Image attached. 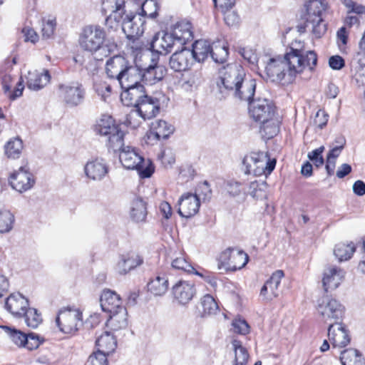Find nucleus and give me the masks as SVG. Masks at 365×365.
I'll return each instance as SVG.
<instances>
[{
    "label": "nucleus",
    "instance_id": "obj_1",
    "mask_svg": "<svg viewBox=\"0 0 365 365\" xmlns=\"http://www.w3.org/2000/svg\"><path fill=\"white\" fill-rule=\"evenodd\" d=\"M299 41L293 42L283 58H272L265 66L267 78L282 86L292 83L297 74L307 67L312 71L317 63V55L314 51H304Z\"/></svg>",
    "mask_w": 365,
    "mask_h": 365
},
{
    "label": "nucleus",
    "instance_id": "obj_2",
    "mask_svg": "<svg viewBox=\"0 0 365 365\" xmlns=\"http://www.w3.org/2000/svg\"><path fill=\"white\" fill-rule=\"evenodd\" d=\"M107 2L113 4L112 14L106 19V25L116 29L121 21L122 30L126 38L133 42L137 40L144 32L145 19L140 14H134L125 9L124 0H106Z\"/></svg>",
    "mask_w": 365,
    "mask_h": 365
},
{
    "label": "nucleus",
    "instance_id": "obj_3",
    "mask_svg": "<svg viewBox=\"0 0 365 365\" xmlns=\"http://www.w3.org/2000/svg\"><path fill=\"white\" fill-rule=\"evenodd\" d=\"M250 116L261 124L260 132L267 138L276 135L279 130V120L274 118L276 108L272 102L265 98L252 100L249 103Z\"/></svg>",
    "mask_w": 365,
    "mask_h": 365
},
{
    "label": "nucleus",
    "instance_id": "obj_4",
    "mask_svg": "<svg viewBox=\"0 0 365 365\" xmlns=\"http://www.w3.org/2000/svg\"><path fill=\"white\" fill-rule=\"evenodd\" d=\"M106 72L109 78L117 80L119 84L136 82L139 78L138 66L120 55L114 56L107 61Z\"/></svg>",
    "mask_w": 365,
    "mask_h": 365
},
{
    "label": "nucleus",
    "instance_id": "obj_5",
    "mask_svg": "<svg viewBox=\"0 0 365 365\" xmlns=\"http://www.w3.org/2000/svg\"><path fill=\"white\" fill-rule=\"evenodd\" d=\"M106 32L100 26H87L80 35L81 47L92 54L100 52L102 56H107L110 53L105 43Z\"/></svg>",
    "mask_w": 365,
    "mask_h": 365
},
{
    "label": "nucleus",
    "instance_id": "obj_6",
    "mask_svg": "<svg viewBox=\"0 0 365 365\" xmlns=\"http://www.w3.org/2000/svg\"><path fill=\"white\" fill-rule=\"evenodd\" d=\"M96 133L106 137L108 149L114 152L121 151L124 147V132L120 126L115 123L114 120L109 115H103L95 125Z\"/></svg>",
    "mask_w": 365,
    "mask_h": 365
},
{
    "label": "nucleus",
    "instance_id": "obj_7",
    "mask_svg": "<svg viewBox=\"0 0 365 365\" xmlns=\"http://www.w3.org/2000/svg\"><path fill=\"white\" fill-rule=\"evenodd\" d=\"M245 77L243 67L238 63H230L219 71L217 86L222 97L232 93Z\"/></svg>",
    "mask_w": 365,
    "mask_h": 365
},
{
    "label": "nucleus",
    "instance_id": "obj_8",
    "mask_svg": "<svg viewBox=\"0 0 365 365\" xmlns=\"http://www.w3.org/2000/svg\"><path fill=\"white\" fill-rule=\"evenodd\" d=\"M119 159L122 165L128 170H137L143 178H150L154 172L153 163L148 160L145 163L144 158L130 146L123 148L120 152Z\"/></svg>",
    "mask_w": 365,
    "mask_h": 365
},
{
    "label": "nucleus",
    "instance_id": "obj_9",
    "mask_svg": "<svg viewBox=\"0 0 365 365\" xmlns=\"http://www.w3.org/2000/svg\"><path fill=\"white\" fill-rule=\"evenodd\" d=\"M276 160L270 159L267 153L257 152L246 155L242 161L246 174L255 176L270 174L275 168Z\"/></svg>",
    "mask_w": 365,
    "mask_h": 365
},
{
    "label": "nucleus",
    "instance_id": "obj_10",
    "mask_svg": "<svg viewBox=\"0 0 365 365\" xmlns=\"http://www.w3.org/2000/svg\"><path fill=\"white\" fill-rule=\"evenodd\" d=\"M160 102L155 97L145 95L144 98L138 103L135 110H133L127 115L126 123L132 128L139 127L140 123L133 121L135 117L140 116L144 120L155 118L160 112Z\"/></svg>",
    "mask_w": 365,
    "mask_h": 365
},
{
    "label": "nucleus",
    "instance_id": "obj_11",
    "mask_svg": "<svg viewBox=\"0 0 365 365\" xmlns=\"http://www.w3.org/2000/svg\"><path fill=\"white\" fill-rule=\"evenodd\" d=\"M248 260L249 257L244 251L228 247L220 254L217 267L226 272H235L243 268Z\"/></svg>",
    "mask_w": 365,
    "mask_h": 365
},
{
    "label": "nucleus",
    "instance_id": "obj_12",
    "mask_svg": "<svg viewBox=\"0 0 365 365\" xmlns=\"http://www.w3.org/2000/svg\"><path fill=\"white\" fill-rule=\"evenodd\" d=\"M307 26H310L315 38H321L327 31V24L322 18V12L326 9L319 1L307 4Z\"/></svg>",
    "mask_w": 365,
    "mask_h": 365
},
{
    "label": "nucleus",
    "instance_id": "obj_13",
    "mask_svg": "<svg viewBox=\"0 0 365 365\" xmlns=\"http://www.w3.org/2000/svg\"><path fill=\"white\" fill-rule=\"evenodd\" d=\"M317 309L326 322L333 320L334 323H340L345 313L343 304L338 300L328 297H323L319 301Z\"/></svg>",
    "mask_w": 365,
    "mask_h": 365
},
{
    "label": "nucleus",
    "instance_id": "obj_14",
    "mask_svg": "<svg viewBox=\"0 0 365 365\" xmlns=\"http://www.w3.org/2000/svg\"><path fill=\"white\" fill-rule=\"evenodd\" d=\"M57 95L66 105L77 106L84 99L85 89L79 82L60 83L58 85Z\"/></svg>",
    "mask_w": 365,
    "mask_h": 365
},
{
    "label": "nucleus",
    "instance_id": "obj_15",
    "mask_svg": "<svg viewBox=\"0 0 365 365\" xmlns=\"http://www.w3.org/2000/svg\"><path fill=\"white\" fill-rule=\"evenodd\" d=\"M56 323L62 332L71 334L82 324V313L77 309H63L58 312Z\"/></svg>",
    "mask_w": 365,
    "mask_h": 365
},
{
    "label": "nucleus",
    "instance_id": "obj_16",
    "mask_svg": "<svg viewBox=\"0 0 365 365\" xmlns=\"http://www.w3.org/2000/svg\"><path fill=\"white\" fill-rule=\"evenodd\" d=\"M136 82L128 81L125 84H120L123 91L120 94V99L126 106H133L135 108L138 103L145 96L144 86L140 84V77Z\"/></svg>",
    "mask_w": 365,
    "mask_h": 365
},
{
    "label": "nucleus",
    "instance_id": "obj_17",
    "mask_svg": "<svg viewBox=\"0 0 365 365\" xmlns=\"http://www.w3.org/2000/svg\"><path fill=\"white\" fill-rule=\"evenodd\" d=\"M176 41L171 31L158 32L153 36L150 43V48L158 53L166 55L171 52L173 48L177 49L182 48Z\"/></svg>",
    "mask_w": 365,
    "mask_h": 365
},
{
    "label": "nucleus",
    "instance_id": "obj_18",
    "mask_svg": "<svg viewBox=\"0 0 365 365\" xmlns=\"http://www.w3.org/2000/svg\"><path fill=\"white\" fill-rule=\"evenodd\" d=\"M138 71L140 82L153 85L163 79L167 73V68L165 66L158 64L157 61L153 58L151 64L148 68L142 69L138 67Z\"/></svg>",
    "mask_w": 365,
    "mask_h": 365
},
{
    "label": "nucleus",
    "instance_id": "obj_19",
    "mask_svg": "<svg viewBox=\"0 0 365 365\" xmlns=\"http://www.w3.org/2000/svg\"><path fill=\"white\" fill-rule=\"evenodd\" d=\"M35 180L33 175L25 167H21L17 171L13 173L9 179L11 186L19 192L31 189Z\"/></svg>",
    "mask_w": 365,
    "mask_h": 365
},
{
    "label": "nucleus",
    "instance_id": "obj_20",
    "mask_svg": "<svg viewBox=\"0 0 365 365\" xmlns=\"http://www.w3.org/2000/svg\"><path fill=\"white\" fill-rule=\"evenodd\" d=\"M172 293L178 304L185 305L195 295V285L189 281L180 280L172 287Z\"/></svg>",
    "mask_w": 365,
    "mask_h": 365
},
{
    "label": "nucleus",
    "instance_id": "obj_21",
    "mask_svg": "<svg viewBox=\"0 0 365 365\" xmlns=\"http://www.w3.org/2000/svg\"><path fill=\"white\" fill-rule=\"evenodd\" d=\"M328 337L333 348L345 347L351 341L348 330L341 322L329 324Z\"/></svg>",
    "mask_w": 365,
    "mask_h": 365
},
{
    "label": "nucleus",
    "instance_id": "obj_22",
    "mask_svg": "<svg viewBox=\"0 0 365 365\" xmlns=\"http://www.w3.org/2000/svg\"><path fill=\"white\" fill-rule=\"evenodd\" d=\"M200 201L197 195L186 193L181 196L178 200L179 215L185 218L194 216L199 211Z\"/></svg>",
    "mask_w": 365,
    "mask_h": 365
},
{
    "label": "nucleus",
    "instance_id": "obj_23",
    "mask_svg": "<svg viewBox=\"0 0 365 365\" xmlns=\"http://www.w3.org/2000/svg\"><path fill=\"white\" fill-rule=\"evenodd\" d=\"M29 300L20 293L10 294L5 301L4 307L15 317H22L29 309Z\"/></svg>",
    "mask_w": 365,
    "mask_h": 365
},
{
    "label": "nucleus",
    "instance_id": "obj_24",
    "mask_svg": "<svg viewBox=\"0 0 365 365\" xmlns=\"http://www.w3.org/2000/svg\"><path fill=\"white\" fill-rule=\"evenodd\" d=\"M180 48L170 56L169 61L170 68L176 72L189 69L194 61L190 49L183 48V46Z\"/></svg>",
    "mask_w": 365,
    "mask_h": 365
},
{
    "label": "nucleus",
    "instance_id": "obj_25",
    "mask_svg": "<svg viewBox=\"0 0 365 365\" xmlns=\"http://www.w3.org/2000/svg\"><path fill=\"white\" fill-rule=\"evenodd\" d=\"M284 272L282 269L276 270L272 273L260 290V295L267 300H272L279 296V286Z\"/></svg>",
    "mask_w": 365,
    "mask_h": 365
},
{
    "label": "nucleus",
    "instance_id": "obj_26",
    "mask_svg": "<svg viewBox=\"0 0 365 365\" xmlns=\"http://www.w3.org/2000/svg\"><path fill=\"white\" fill-rule=\"evenodd\" d=\"M345 272L336 266L327 267L322 279V284L326 292L336 289L344 277Z\"/></svg>",
    "mask_w": 365,
    "mask_h": 365
},
{
    "label": "nucleus",
    "instance_id": "obj_27",
    "mask_svg": "<svg viewBox=\"0 0 365 365\" xmlns=\"http://www.w3.org/2000/svg\"><path fill=\"white\" fill-rule=\"evenodd\" d=\"M170 31L176 38L177 43L181 47L193 38L192 26L188 21L178 22Z\"/></svg>",
    "mask_w": 365,
    "mask_h": 365
},
{
    "label": "nucleus",
    "instance_id": "obj_28",
    "mask_svg": "<svg viewBox=\"0 0 365 365\" xmlns=\"http://www.w3.org/2000/svg\"><path fill=\"white\" fill-rule=\"evenodd\" d=\"M84 171L88 178L101 180L108 173V168L103 159H95L86 164Z\"/></svg>",
    "mask_w": 365,
    "mask_h": 365
},
{
    "label": "nucleus",
    "instance_id": "obj_29",
    "mask_svg": "<svg viewBox=\"0 0 365 365\" xmlns=\"http://www.w3.org/2000/svg\"><path fill=\"white\" fill-rule=\"evenodd\" d=\"M256 89V82L254 79H246L245 77L237 86L232 95L242 101H252Z\"/></svg>",
    "mask_w": 365,
    "mask_h": 365
},
{
    "label": "nucleus",
    "instance_id": "obj_30",
    "mask_svg": "<svg viewBox=\"0 0 365 365\" xmlns=\"http://www.w3.org/2000/svg\"><path fill=\"white\" fill-rule=\"evenodd\" d=\"M101 309L105 312H113L123 307L121 305L120 298L115 292L109 289L104 290L100 297Z\"/></svg>",
    "mask_w": 365,
    "mask_h": 365
},
{
    "label": "nucleus",
    "instance_id": "obj_31",
    "mask_svg": "<svg viewBox=\"0 0 365 365\" xmlns=\"http://www.w3.org/2000/svg\"><path fill=\"white\" fill-rule=\"evenodd\" d=\"M143 262V258L135 253H128L120 257L116 269L120 274H125L131 269L140 266Z\"/></svg>",
    "mask_w": 365,
    "mask_h": 365
},
{
    "label": "nucleus",
    "instance_id": "obj_32",
    "mask_svg": "<svg viewBox=\"0 0 365 365\" xmlns=\"http://www.w3.org/2000/svg\"><path fill=\"white\" fill-rule=\"evenodd\" d=\"M13 77L11 75L5 74L1 78V85L4 93L11 100L14 101L17 98L21 96L24 86L23 84L22 78L16 83V87L13 91H11L13 83Z\"/></svg>",
    "mask_w": 365,
    "mask_h": 365
},
{
    "label": "nucleus",
    "instance_id": "obj_33",
    "mask_svg": "<svg viewBox=\"0 0 365 365\" xmlns=\"http://www.w3.org/2000/svg\"><path fill=\"white\" fill-rule=\"evenodd\" d=\"M109 314L110 317L107 321V326L111 329L117 331L127 327V311L125 307H120V309Z\"/></svg>",
    "mask_w": 365,
    "mask_h": 365
},
{
    "label": "nucleus",
    "instance_id": "obj_34",
    "mask_svg": "<svg viewBox=\"0 0 365 365\" xmlns=\"http://www.w3.org/2000/svg\"><path fill=\"white\" fill-rule=\"evenodd\" d=\"M96 346L98 350L110 354L115 350L117 341L113 334L105 331L96 339Z\"/></svg>",
    "mask_w": 365,
    "mask_h": 365
},
{
    "label": "nucleus",
    "instance_id": "obj_35",
    "mask_svg": "<svg viewBox=\"0 0 365 365\" xmlns=\"http://www.w3.org/2000/svg\"><path fill=\"white\" fill-rule=\"evenodd\" d=\"M173 131L174 127L163 120L152 123L150 128V134L157 140L167 139Z\"/></svg>",
    "mask_w": 365,
    "mask_h": 365
},
{
    "label": "nucleus",
    "instance_id": "obj_36",
    "mask_svg": "<svg viewBox=\"0 0 365 365\" xmlns=\"http://www.w3.org/2000/svg\"><path fill=\"white\" fill-rule=\"evenodd\" d=\"M212 46L210 42L206 40L196 41L192 45V54L193 60L198 62L204 61L209 55H210Z\"/></svg>",
    "mask_w": 365,
    "mask_h": 365
},
{
    "label": "nucleus",
    "instance_id": "obj_37",
    "mask_svg": "<svg viewBox=\"0 0 365 365\" xmlns=\"http://www.w3.org/2000/svg\"><path fill=\"white\" fill-rule=\"evenodd\" d=\"M340 360L343 365H365V359L355 349H348L341 352Z\"/></svg>",
    "mask_w": 365,
    "mask_h": 365
},
{
    "label": "nucleus",
    "instance_id": "obj_38",
    "mask_svg": "<svg viewBox=\"0 0 365 365\" xmlns=\"http://www.w3.org/2000/svg\"><path fill=\"white\" fill-rule=\"evenodd\" d=\"M51 79V76L48 70L43 73H36L29 75L27 81V86L33 91H38L47 85Z\"/></svg>",
    "mask_w": 365,
    "mask_h": 365
},
{
    "label": "nucleus",
    "instance_id": "obj_39",
    "mask_svg": "<svg viewBox=\"0 0 365 365\" xmlns=\"http://www.w3.org/2000/svg\"><path fill=\"white\" fill-rule=\"evenodd\" d=\"M168 289V279L165 275L156 276L148 284V289L155 296L163 295Z\"/></svg>",
    "mask_w": 365,
    "mask_h": 365
},
{
    "label": "nucleus",
    "instance_id": "obj_40",
    "mask_svg": "<svg viewBox=\"0 0 365 365\" xmlns=\"http://www.w3.org/2000/svg\"><path fill=\"white\" fill-rule=\"evenodd\" d=\"M130 216L135 222H143L147 216L146 203L140 197L134 199L131 204Z\"/></svg>",
    "mask_w": 365,
    "mask_h": 365
},
{
    "label": "nucleus",
    "instance_id": "obj_41",
    "mask_svg": "<svg viewBox=\"0 0 365 365\" xmlns=\"http://www.w3.org/2000/svg\"><path fill=\"white\" fill-rule=\"evenodd\" d=\"M356 251V247L353 242L348 244L339 243L336 245L334 250V255L339 262L350 259Z\"/></svg>",
    "mask_w": 365,
    "mask_h": 365
},
{
    "label": "nucleus",
    "instance_id": "obj_42",
    "mask_svg": "<svg viewBox=\"0 0 365 365\" xmlns=\"http://www.w3.org/2000/svg\"><path fill=\"white\" fill-rule=\"evenodd\" d=\"M231 344L235 351L234 365H246L250 357L247 349L237 339H233Z\"/></svg>",
    "mask_w": 365,
    "mask_h": 365
},
{
    "label": "nucleus",
    "instance_id": "obj_43",
    "mask_svg": "<svg viewBox=\"0 0 365 365\" xmlns=\"http://www.w3.org/2000/svg\"><path fill=\"white\" fill-rule=\"evenodd\" d=\"M141 5V17L145 19L148 17L150 19H155L158 16L160 4L157 0H145Z\"/></svg>",
    "mask_w": 365,
    "mask_h": 365
},
{
    "label": "nucleus",
    "instance_id": "obj_44",
    "mask_svg": "<svg viewBox=\"0 0 365 365\" xmlns=\"http://www.w3.org/2000/svg\"><path fill=\"white\" fill-rule=\"evenodd\" d=\"M171 265L173 269L181 270L187 273H194L196 275L202 277V274L196 271L183 255L176 257L173 259Z\"/></svg>",
    "mask_w": 365,
    "mask_h": 365
},
{
    "label": "nucleus",
    "instance_id": "obj_45",
    "mask_svg": "<svg viewBox=\"0 0 365 365\" xmlns=\"http://www.w3.org/2000/svg\"><path fill=\"white\" fill-rule=\"evenodd\" d=\"M202 315H212L217 313L219 307L214 297L210 294L204 295L200 299Z\"/></svg>",
    "mask_w": 365,
    "mask_h": 365
},
{
    "label": "nucleus",
    "instance_id": "obj_46",
    "mask_svg": "<svg viewBox=\"0 0 365 365\" xmlns=\"http://www.w3.org/2000/svg\"><path fill=\"white\" fill-rule=\"evenodd\" d=\"M23 148V143L21 139L16 138L10 140L5 145V153L9 158H19Z\"/></svg>",
    "mask_w": 365,
    "mask_h": 365
},
{
    "label": "nucleus",
    "instance_id": "obj_47",
    "mask_svg": "<svg viewBox=\"0 0 365 365\" xmlns=\"http://www.w3.org/2000/svg\"><path fill=\"white\" fill-rule=\"evenodd\" d=\"M229 55L228 48L225 45L213 44L210 52V56L216 63H223Z\"/></svg>",
    "mask_w": 365,
    "mask_h": 365
},
{
    "label": "nucleus",
    "instance_id": "obj_48",
    "mask_svg": "<svg viewBox=\"0 0 365 365\" xmlns=\"http://www.w3.org/2000/svg\"><path fill=\"white\" fill-rule=\"evenodd\" d=\"M266 188L267 183L265 182H259L255 180L250 183L248 192L253 198L262 199L266 196Z\"/></svg>",
    "mask_w": 365,
    "mask_h": 365
},
{
    "label": "nucleus",
    "instance_id": "obj_49",
    "mask_svg": "<svg viewBox=\"0 0 365 365\" xmlns=\"http://www.w3.org/2000/svg\"><path fill=\"white\" fill-rule=\"evenodd\" d=\"M26 325L31 328H36L42 322L41 314L34 308H29L23 315Z\"/></svg>",
    "mask_w": 365,
    "mask_h": 365
},
{
    "label": "nucleus",
    "instance_id": "obj_50",
    "mask_svg": "<svg viewBox=\"0 0 365 365\" xmlns=\"http://www.w3.org/2000/svg\"><path fill=\"white\" fill-rule=\"evenodd\" d=\"M93 88L97 95L103 101H107L112 93L111 86L106 81H99L94 83Z\"/></svg>",
    "mask_w": 365,
    "mask_h": 365
},
{
    "label": "nucleus",
    "instance_id": "obj_51",
    "mask_svg": "<svg viewBox=\"0 0 365 365\" xmlns=\"http://www.w3.org/2000/svg\"><path fill=\"white\" fill-rule=\"evenodd\" d=\"M14 222V216L9 211H0V233L9 232Z\"/></svg>",
    "mask_w": 365,
    "mask_h": 365
},
{
    "label": "nucleus",
    "instance_id": "obj_52",
    "mask_svg": "<svg viewBox=\"0 0 365 365\" xmlns=\"http://www.w3.org/2000/svg\"><path fill=\"white\" fill-rule=\"evenodd\" d=\"M2 329L9 336L11 341L16 344L18 346H24V341H26V334L17 330L16 329H11L7 326H3Z\"/></svg>",
    "mask_w": 365,
    "mask_h": 365
},
{
    "label": "nucleus",
    "instance_id": "obj_53",
    "mask_svg": "<svg viewBox=\"0 0 365 365\" xmlns=\"http://www.w3.org/2000/svg\"><path fill=\"white\" fill-rule=\"evenodd\" d=\"M231 331L234 333L246 335L250 333V327L247 321L242 318H235L231 324Z\"/></svg>",
    "mask_w": 365,
    "mask_h": 365
},
{
    "label": "nucleus",
    "instance_id": "obj_54",
    "mask_svg": "<svg viewBox=\"0 0 365 365\" xmlns=\"http://www.w3.org/2000/svg\"><path fill=\"white\" fill-rule=\"evenodd\" d=\"M108 354H106L100 350H97L91 354L87 360V365H108V361L107 356Z\"/></svg>",
    "mask_w": 365,
    "mask_h": 365
},
{
    "label": "nucleus",
    "instance_id": "obj_55",
    "mask_svg": "<svg viewBox=\"0 0 365 365\" xmlns=\"http://www.w3.org/2000/svg\"><path fill=\"white\" fill-rule=\"evenodd\" d=\"M26 341H24V347H26L29 350H34L37 349L43 341L44 338L40 336L36 333H29L26 334Z\"/></svg>",
    "mask_w": 365,
    "mask_h": 365
},
{
    "label": "nucleus",
    "instance_id": "obj_56",
    "mask_svg": "<svg viewBox=\"0 0 365 365\" xmlns=\"http://www.w3.org/2000/svg\"><path fill=\"white\" fill-rule=\"evenodd\" d=\"M232 9H220L224 15V20L225 24L228 26H235L240 23V16L235 11H232Z\"/></svg>",
    "mask_w": 365,
    "mask_h": 365
},
{
    "label": "nucleus",
    "instance_id": "obj_57",
    "mask_svg": "<svg viewBox=\"0 0 365 365\" xmlns=\"http://www.w3.org/2000/svg\"><path fill=\"white\" fill-rule=\"evenodd\" d=\"M324 150V147L322 145L308 153V158L312 161L317 168L322 166L324 163V160L322 157V153Z\"/></svg>",
    "mask_w": 365,
    "mask_h": 365
},
{
    "label": "nucleus",
    "instance_id": "obj_58",
    "mask_svg": "<svg viewBox=\"0 0 365 365\" xmlns=\"http://www.w3.org/2000/svg\"><path fill=\"white\" fill-rule=\"evenodd\" d=\"M239 53L248 63L255 65L257 63V55L252 48L247 47L240 48Z\"/></svg>",
    "mask_w": 365,
    "mask_h": 365
},
{
    "label": "nucleus",
    "instance_id": "obj_59",
    "mask_svg": "<svg viewBox=\"0 0 365 365\" xmlns=\"http://www.w3.org/2000/svg\"><path fill=\"white\" fill-rule=\"evenodd\" d=\"M198 198H202L203 200H209L211 198L212 191L207 181H204L197 185L196 193Z\"/></svg>",
    "mask_w": 365,
    "mask_h": 365
},
{
    "label": "nucleus",
    "instance_id": "obj_60",
    "mask_svg": "<svg viewBox=\"0 0 365 365\" xmlns=\"http://www.w3.org/2000/svg\"><path fill=\"white\" fill-rule=\"evenodd\" d=\"M165 168L171 167L175 162V157L170 149L164 150L158 156Z\"/></svg>",
    "mask_w": 365,
    "mask_h": 365
},
{
    "label": "nucleus",
    "instance_id": "obj_61",
    "mask_svg": "<svg viewBox=\"0 0 365 365\" xmlns=\"http://www.w3.org/2000/svg\"><path fill=\"white\" fill-rule=\"evenodd\" d=\"M56 27L55 20H48L46 22H43L42 24V36L45 38H49L54 33Z\"/></svg>",
    "mask_w": 365,
    "mask_h": 365
},
{
    "label": "nucleus",
    "instance_id": "obj_62",
    "mask_svg": "<svg viewBox=\"0 0 365 365\" xmlns=\"http://www.w3.org/2000/svg\"><path fill=\"white\" fill-rule=\"evenodd\" d=\"M225 188L230 195L232 196L238 195L244 189L240 182L233 180L227 181L225 184Z\"/></svg>",
    "mask_w": 365,
    "mask_h": 365
},
{
    "label": "nucleus",
    "instance_id": "obj_63",
    "mask_svg": "<svg viewBox=\"0 0 365 365\" xmlns=\"http://www.w3.org/2000/svg\"><path fill=\"white\" fill-rule=\"evenodd\" d=\"M328 115L323 110H319L314 119V123L319 128H323L327 123Z\"/></svg>",
    "mask_w": 365,
    "mask_h": 365
},
{
    "label": "nucleus",
    "instance_id": "obj_64",
    "mask_svg": "<svg viewBox=\"0 0 365 365\" xmlns=\"http://www.w3.org/2000/svg\"><path fill=\"white\" fill-rule=\"evenodd\" d=\"M329 65L334 70H340L345 66V62L341 56L336 55L329 58Z\"/></svg>",
    "mask_w": 365,
    "mask_h": 365
}]
</instances>
